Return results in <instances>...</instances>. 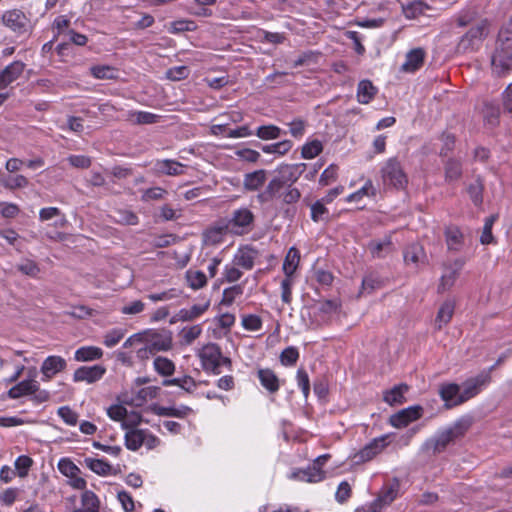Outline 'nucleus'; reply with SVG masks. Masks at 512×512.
I'll list each match as a JSON object with an SVG mask.
<instances>
[{
    "label": "nucleus",
    "instance_id": "obj_39",
    "mask_svg": "<svg viewBox=\"0 0 512 512\" xmlns=\"http://www.w3.org/2000/svg\"><path fill=\"white\" fill-rule=\"evenodd\" d=\"M191 408L185 405H181L178 408L175 407H164V406H154L153 412L159 416L166 417H178L184 418L191 412Z\"/></svg>",
    "mask_w": 512,
    "mask_h": 512
},
{
    "label": "nucleus",
    "instance_id": "obj_15",
    "mask_svg": "<svg viewBox=\"0 0 512 512\" xmlns=\"http://www.w3.org/2000/svg\"><path fill=\"white\" fill-rule=\"evenodd\" d=\"M230 233V229L225 220L218 221L213 226L207 228L203 233L204 242L207 245H217L223 242L224 236Z\"/></svg>",
    "mask_w": 512,
    "mask_h": 512
},
{
    "label": "nucleus",
    "instance_id": "obj_54",
    "mask_svg": "<svg viewBox=\"0 0 512 512\" xmlns=\"http://www.w3.org/2000/svg\"><path fill=\"white\" fill-rule=\"evenodd\" d=\"M116 222L122 225H137L139 217L132 211L120 209L116 211Z\"/></svg>",
    "mask_w": 512,
    "mask_h": 512
},
{
    "label": "nucleus",
    "instance_id": "obj_21",
    "mask_svg": "<svg viewBox=\"0 0 512 512\" xmlns=\"http://www.w3.org/2000/svg\"><path fill=\"white\" fill-rule=\"evenodd\" d=\"M425 51L422 48H415L406 54L405 62L402 64L401 69L405 72H415L424 63Z\"/></svg>",
    "mask_w": 512,
    "mask_h": 512
},
{
    "label": "nucleus",
    "instance_id": "obj_64",
    "mask_svg": "<svg viewBox=\"0 0 512 512\" xmlns=\"http://www.w3.org/2000/svg\"><path fill=\"white\" fill-rule=\"evenodd\" d=\"M124 334L122 329H112L105 334L103 343L106 347L112 348L121 341Z\"/></svg>",
    "mask_w": 512,
    "mask_h": 512
},
{
    "label": "nucleus",
    "instance_id": "obj_11",
    "mask_svg": "<svg viewBox=\"0 0 512 512\" xmlns=\"http://www.w3.org/2000/svg\"><path fill=\"white\" fill-rule=\"evenodd\" d=\"M464 264L465 260L462 258H458L453 263L444 265L445 272L443 273L440 279V283L438 286L439 292H444L454 285L456 279L458 278L459 272L463 268Z\"/></svg>",
    "mask_w": 512,
    "mask_h": 512
},
{
    "label": "nucleus",
    "instance_id": "obj_46",
    "mask_svg": "<svg viewBox=\"0 0 512 512\" xmlns=\"http://www.w3.org/2000/svg\"><path fill=\"white\" fill-rule=\"evenodd\" d=\"M202 333L200 324L191 327H185L180 332V337L184 345H191Z\"/></svg>",
    "mask_w": 512,
    "mask_h": 512
},
{
    "label": "nucleus",
    "instance_id": "obj_63",
    "mask_svg": "<svg viewBox=\"0 0 512 512\" xmlns=\"http://www.w3.org/2000/svg\"><path fill=\"white\" fill-rule=\"evenodd\" d=\"M242 326L248 331H258L262 327V320L255 314L244 315L242 317Z\"/></svg>",
    "mask_w": 512,
    "mask_h": 512
},
{
    "label": "nucleus",
    "instance_id": "obj_55",
    "mask_svg": "<svg viewBox=\"0 0 512 512\" xmlns=\"http://www.w3.org/2000/svg\"><path fill=\"white\" fill-rule=\"evenodd\" d=\"M299 359V351L294 346L285 348L280 354V362L284 366H293Z\"/></svg>",
    "mask_w": 512,
    "mask_h": 512
},
{
    "label": "nucleus",
    "instance_id": "obj_14",
    "mask_svg": "<svg viewBox=\"0 0 512 512\" xmlns=\"http://www.w3.org/2000/svg\"><path fill=\"white\" fill-rule=\"evenodd\" d=\"M210 301L207 300L203 304H195L190 308L180 309L170 320L171 324L176 323L177 321L188 322L193 321L203 315L209 308Z\"/></svg>",
    "mask_w": 512,
    "mask_h": 512
},
{
    "label": "nucleus",
    "instance_id": "obj_62",
    "mask_svg": "<svg viewBox=\"0 0 512 512\" xmlns=\"http://www.w3.org/2000/svg\"><path fill=\"white\" fill-rule=\"evenodd\" d=\"M131 116L136 124H154L157 123L160 118L159 115L146 111H137L132 113Z\"/></svg>",
    "mask_w": 512,
    "mask_h": 512
},
{
    "label": "nucleus",
    "instance_id": "obj_36",
    "mask_svg": "<svg viewBox=\"0 0 512 512\" xmlns=\"http://www.w3.org/2000/svg\"><path fill=\"white\" fill-rule=\"evenodd\" d=\"M295 476L303 481L316 483L324 479L325 472L317 465L312 464L304 470L295 473Z\"/></svg>",
    "mask_w": 512,
    "mask_h": 512
},
{
    "label": "nucleus",
    "instance_id": "obj_32",
    "mask_svg": "<svg viewBox=\"0 0 512 512\" xmlns=\"http://www.w3.org/2000/svg\"><path fill=\"white\" fill-rule=\"evenodd\" d=\"M103 356V351L95 346H83L75 351L74 358L79 362L98 360Z\"/></svg>",
    "mask_w": 512,
    "mask_h": 512
},
{
    "label": "nucleus",
    "instance_id": "obj_1",
    "mask_svg": "<svg viewBox=\"0 0 512 512\" xmlns=\"http://www.w3.org/2000/svg\"><path fill=\"white\" fill-rule=\"evenodd\" d=\"M305 168V163L284 164L274 171L269 182L281 192V201L284 204H295L300 200L301 192L293 185L298 181Z\"/></svg>",
    "mask_w": 512,
    "mask_h": 512
},
{
    "label": "nucleus",
    "instance_id": "obj_4",
    "mask_svg": "<svg viewBox=\"0 0 512 512\" xmlns=\"http://www.w3.org/2000/svg\"><path fill=\"white\" fill-rule=\"evenodd\" d=\"M381 178L385 186L404 189L408 178L397 158H389L381 168Z\"/></svg>",
    "mask_w": 512,
    "mask_h": 512
},
{
    "label": "nucleus",
    "instance_id": "obj_20",
    "mask_svg": "<svg viewBox=\"0 0 512 512\" xmlns=\"http://www.w3.org/2000/svg\"><path fill=\"white\" fill-rule=\"evenodd\" d=\"M151 345L152 351L156 353L161 351H168L172 348V337L170 332H152L146 341Z\"/></svg>",
    "mask_w": 512,
    "mask_h": 512
},
{
    "label": "nucleus",
    "instance_id": "obj_22",
    "mask_svg": "<svg viewBox=\"0 0 512 512\" xmlns=\"http://www.w3.org/2000/svg\"><path fill=\"white\" fill-rule=\"evenodd\" d=\"M257 376L261 385L271 394H274L279 390L280 381L273 370L269 368L258 369Z\"/></svg>",
    "mask_w": 512,
    "mask_h": 512
},
{
    "label": "nucleus",
    "instance_id": "obj_42",
    "mask_svg": "<svg viewBox=\"0 0 512 512\" xmlns=\"http://www.w3.org/2000/svg\"><path fill=\"white\" fill-rule=\"evenodd\" d=\"M84 464L91 471L101 476L109 475L112 469L111 465L103 459L85 458Z\"/></svg>",
    "mask_w": 512,
    "mask_h": 512
},
{
    "label": "nucleus",
    "instance_id": "obj_49",
    "mask_svg": "<svg viewBox=\"0 0 512 512\" xmlns=\"http://www.w3.org/2000/svg\"><path fill=\"white\" fill-rule=\"evenodd\" d=\"M90 71L97 79H114L117 77V70L107 65L92 66Z\"/></svg>",
    "mask_w": 512,
    "mask_h": 512
},
{
    "label": "nucleus",
    "instance_id": "obj_6",
    "mask_svg": "<svg viewBox=\"0 0 512 512\" xmlns=\"http://www.w3.org/2000/svg\"><path fill=\"white\" fill-rule=\"evenodd\" d=\"M491 382L489 372L482 371L477 376L467 379L462 387L461 394L456 398L454 404H463L480 393L483 387Z\"/></svg>",
    "mask_w": 512,
    "mask_h": 512
},
{
    "label": "nucleus",
    "instance_id": "obj_60",
    "mask_svg": "<svg viewBox=\"0 0 512 512\" xmlns=\"http://www.w3.org/2000/svg\"><path fill=\"white\" fill-rule=\"evenodd\" d=\"M298 387L301 389L305 399L308 398L310 393V380L308 373L304 368H299L296 373Z\"/></svg>",
    "mask_w": 512,
    "mask_h": 512
},
{
    "label": "nucleus",
    "instance_id": "obj_48",
    "mask_svg": "<svg viewBox=\"0 0 512 512\" xmlns=\"http://www.w3.org/2000/svg\"><path fill=\"white\" fill-rule=\"evenodd\" d=\"M323 150V145L321 141L315 139L310 142H307L301 151V156L304 159H313L318 156Z\"/></svg>",
    "mask_w": 512,
    "mask_h": 512
},
{
    "label": "nucleus",
    "instance_id": "obj_34",
    "mask_svg": "<svg viewBox=\"0 0 512 512\" xmlns=\"http://www.w3.org/2000/svg\"><path fill=\"white\" fill-rule=\"evenodd\" d=\"M403 257L406 264L417 266L425 259L424 249L419 244H411L405 248Z\"/></svg>",
    "mask_w": 512,
    "mask_h": 512
},
{
    "label": "nucleus",
    "instance_id": "obj_19",
    "mask_svg": "<svg viewBox=\"0 0 512 512\" xmlns=\"http://www.w3.org/2000/svg\"><path fill=\"white\" fill-rule=\"evenodd\" d=\"M184 167V164L173 159L157 160L154 164V170L157 174L168 176H178L183 174Z\"/></svg>",
    "mask_w": 512,
    "mask_h": 512
},
{
    "label": "nucleus",
    "instance_id": "obj_53",
    "mask_svg": "<svg viewBox=\"0 0 512 512\" xmlns=\"http://www.w3.org/2000/svg\"><path fill=\"white\" fill-rule=\"evenodd\" d=\"M58 470L64 476L70 478L78 475L80 473V469L77 465L74 464L69 458H61L58 462Z\"/></svg>",
    "mask_w": 512,
    "mask_h": 512
},
{
    "label": "nucleus",
    "instance_id": "obj_24",
    "mask_svg": "<svg viewBox=\"0 0 512 512\" xmlns=\"http://www.w3.org/2000/svg\"><path fill=\"white\" fill-rule=\"evenodd\" d=\"M409 386L405 383H401L395 385L390 390H386L383 394V400L393 406V405H401L403 404L405 399V394L408 392Z\"/></svg>",
    "mask_w": 512,
    "mask_h": 512
},
{
    "label": "nucleus",
    "instance_id": "obj_57",
    "mask_svg": "<svg viewBox=\"0 0 512 512\" xmlns=\"http://www.w3.org/2000/svg\"><path fill=\"white\" fill-rule=\"evenodd\" d=\"M28 184V179L23 175L9 176L2 181V185L10 190L25 188Z\"/></svg>",
    "mask_w": 512,
    "mask_h": 512
},
{
    "label": "nucleus",
    "instance_id": "obj_13",
    "mask_svg": "<svg viewBox=\"0 0 512 512\" xmlns=\"http://www.w3.org/2000/svg\"><path fill=\"white\" fill-rule=\"evenodd\" d=\"M67 367L66 360L57 355L48 356L41 365L43 380L52 379L57 373L62 372Z\"/></svg>",
    "mask_w": 512,
    "mask_h": 512
},
{
    "label": "nucleus",
    "instance_id": "obj_5",
    "mask_svg": "<svg viewBox=\"0 0 512 512\" xmlns=\"http://www.w3.org/2000/svg\"><path fill=\"white\" fill-rule=\"evenodd\" d=\"M489 22L484 19L477 25L471 27L469 31L463 35L457 45L459 53L474 51L488 35Z\"/></svg>",
    "mask_w": 512,
    "mask_h": 512
},
{
    "label": "nucleus",
    "instance_id": "obj_50",
    "mask_svg": "<svg viewBox=\"0 0 512 512\" xmlns=\"http://www.w3.org/2000/svg\"><path fill=\"white\" fill-rule=\"evenodd\" d=\"M16 267L22 274L32 278L37 277L40 273V267L31 259H23Z\"/></svg>",
    "mask_w": 512,
    "mask_h": 512
},
{
    "label": "nucleus",
    "instance_id": "obj_16",
    "mask_svg": "<svg viewBox=\"0 0 512 512\" xmlns=\"http://www.w3.org/2000/svg\"><path fill=\"white\" fill-rule=\"evenodd\" d=\"M267 176L268 171L265 169H258L244 174L243 189L247 192L259 191L267 181Z\"/></svg>",
    "mask_w": 512,
    "mask_h": 512
},
{
    "label": "nucleus",
    "instance_id": "obj_18",
    "mask_svg": "<svg viewBox=\"0 0 512 512\" xmlns=\"http://www.w3.org/2000/svg\"><path fill=\"white\" fill-rule=\"evenodd\" d=\"M447 429L439 432L435 437L427 440L424 444L426 451H432L433 454L440 453L446 449V447L452 443L455 439Z\"/></svg>",
    "mask_w": 512,
    "mask_h": 512
},
{
    "label": "nucleus",
    "instance_id": "obj_43",
    "mask_svg": "<svg viewBox=\"0 0 512 512\" xmlns=\"http://www.w3.org/2000/svg\"><path fill=\"white\" fill-rule=\"evenodd\" d=\"M153 366L155 371L162 376H171L175 372L174 362L166 357H156Z\"/></svg>",
    "mask_w": 512,
    "mask_h": 512
},
{
    "label": "nucleus",
    "instance_id": "obj_17",
    "mask_svg": "<svg viewBox=\"0 0 512 512\" xmlns=\"http://www.w3.org/2000/svg\"><path fill=\"white\" fill-rule=\"evenodd\" d=\"M25 64L21 61H14L0 72V89L7 88L16 81L23 73Z\"/></svg>",
    "mask_w": 512,
    "mask_h": 512
},
{
    "label": "nucleus",
    "instance_id": "obj_25",
    "mask_svg": "<svg viewBox=\"0 0 512 512\" xmlns=\"http://www.w3.org/2000/svg\"><path fill=\"white\" fill-rule=\"evenodd\" d=\"M460 394V386L456 383H445L442 384L439 388V395L445 402V407L447 409L460 405L454 404V401Z\"/></svg>",
    "mask_w": 512,
    "mask_h": 512
},
{
    "label": "nucleus",
    "instance_id": "obj_28",
    "mask_svg": "<svg viewBox=\"0 0 512 512\" xmlns=\"http://www.w3.org/2000/svg\"><path fill=\"white\" fill-rule=\"evenodd\" d=\"M377 91L370 80H361L357 86V101L361 104H368L375 97Z\"/></svg>",
    "mask_w": 512,
    "mask_h": 512
},
{
    "label": "nucleus",
    "instance_id": "obj_35",
    "mask_svg": "<svg viewBox=\"0 0 512 512\" xmlns=\"http://www.w3.org/2000/svg\"><path fill=\"white\" fill-rule=\"evenodd\" d=\"M446 243L449 250L459 251L463 245V234L457 226H449L445 230Z\"/></svg>",
    "mask_w": 512,
    "mask_h": 512
},
{
    "label": "nucleus",
    "instance_id": "obj_61",
    "mask_svg": "<svg viewBox=\"0 0 512 512\" xmlns=\"http://www.w3.org/2000/svg\"><path fill=\"white\" fill-rule=\"evenodd\" d=\"M381 287V281L373 274L365 276L362 280V286L360 294L372 293L374 290Z\"/></svg>",
    "mask_w": 512,
    "mask_h": 512
},
{
    "label": "nucleus",
    "instance_id": "obj_31",
    "mask_svg": "<svg viewBox=\"0 0 512 512\" xmlns=\"http://www.w3.org/2000/svg\"><path fill=\"white\" fill-rule=\"evenodd\" d=\"M256 255V250L246 247L245 249L239 250L235 255L234 262L237 266H240L245 270H251L254 266Z\"/></svg>",
    "mask_w": 512,
    "mask_h": 512
},
{
    "label": "nucleus",
    "instance_id": "obj_26",
    "mask_svg": "<svg viewBox=\"0 0 512 512\" xmlns=\"http://www.w3.org/2000/svg\"><path fill=\"white\" fill-rule=\"evenodd\" d=\"M455 303L451 300L445 301L439 308L436 319L435 328L441 330L443 326L447 325L454 314Z\"/></svg>",
    "mask_w": 512,
    "mask_h": 512
},
{
    "label": "nucleus",
    "instance_id": "obj_8",
    "mask_svg": "<svg viewBox=\"0 0 512 512\" xmlns=\"http://www.w3.org/2000/svg\"><path fill=\"white\" fill-rule=\"evenodd\" d=\"M492 69L498 76H503L512 69V47L496 46L491 59Z\"/></svg>",
    "mask_w": 512,
    "mask_h": 512
},
{
    "label": "nucleus",
    "instance_id": "obj_12",
    "mask_svg": "<svg viewBox=\"0 0 512 512\" xmlns=\"http://www.w3.org/2000/svg\"><path fill=\"white\" fill-rule=\"evenodd\" d=\"M106 372V368L96 364L93 366H81L73 374L74 382H87L89 384L100 380Z\"/></svg>",
    "mask_w": 512,
    "mask_h": 512
},
{
    "label": "nucleus",
    "instance_id": "obj_56",
    "mask_svg": "<svg viewBox=\"0 0 512 512\" xmlns=\"http://www.w3.org/2000/svg\"><path fill=\"white\" fill-rule=\"evenodd\" d=\"M33 464L32 458L26 455H21L15 460V471L21 477L24 478L28 475V472Z\"/></svg>",
    "mask_w": 512,
    "mask_h": 512
},
{
    "label": "nucleus",
    "instance_id": "obj_38",
    "mask_svg": "<svg viewBox=\"0 0 512 512\" xmlns=\"http://www.w3.org/2000/svg\"><path fill=\"white\" fill-rule=\"evenodd\" d=\"M300 261L299 251L295 247H291L283 262V271L285 276L292 277L296 271Z\"/></svg>",
    "mask_w": 512,
    "mask_h": 512
},
{
    "label": "nucleus",
    "instance_id": "obj_58",
    "mask_svg": "<svg viewBox=\"0 0 512 512\" xmlns=\"http://www.w3.org/2000/svg\"><path fill=\"white\" fill-rule=\"evenodd\" d=\"M256 135L264 140L276 139L281 135V129L275 125H264L258 127Z\"/></svg>",
    "mask_w": 512,
    "mask_h": 512
},
{
    "label": "nucleus",
    "instance_id": "obj_33",
    "mask_svg": "<svg viewBox=\"0 0 512 512\" xmlns=\"http://www.w3.org/2000/svg\"><path fill=\"white\" fill-rule=\"evenodd\" d=\"M80 509H75L73 512H99L100 502L97 495L90 491L85 490L81 496Z\"/></svg>",
    "mask_w": 512,
    "mask_h": 512
},
{
    "label": "nucleus",
    "instance_id": "obj_9",
    "mask_svg": "<svg viewBox=\"0 0 512 512\" xmlns=\"http://www.w3.org/2000/svg\"><path fill=\"white\" fill-rule=\"evenodd\" d=\"M388 438L389 435H382L374 438L366 444L357 454H355L354 458L356 459V463L367 462L373 459L388 445Z\"/></svg>",
    "mask_w": 512,
    "mask_h": 512
},
{
    "label": "nucleus",
    "instance_id": "obj_44",
    "mask_svg": "<svg viewBox=\"0 0 512 512\" xmlns=\"http://www.w3.org/2000/svg\"><path fill=\"white\" fill-rule=\"evenodd\" d=\"M484 184L480 177H477L469 186L468 194L475 205H481L483 202Z\"/></svg>",
    "mask_w": 512,
    "mask_h": 512
},
{
    "label": "nucleus",
    "instance_id": "obj_52",
    "mask_svg": "<svg viewBox=\"0 0 512 512\" xmlns=\"http://www.w3.org/2000/svg\"><path fill=\"white\" fill-rule=\"evenodd\" d=\"M197 28V25L192 20H176L170 23L168 31L171 34H177L186 31H194Z\"/></svg>",
    "mask_w": 512,
    "mask_h": 512
},
{
    "label": "nucleus",
    "instance_id": "obj_27",
    "mask_svg": "<svg viewBox=\"0 0 512 512\" xmlns=\"http://www.w3.org/2000/svg\"><path fill=\"white\" fill-rule=\"evenodd\" d=\"M399 491V482L397 479H394L392 483L385 485L378 497L375 499L378 503H380L383 507L390 505L398 496Z\"/></svg>",
    "mask_w": 512,
    "mask_h": 512
},
{
    "label": "nucleus",
    "instance_id": "obj_7",
    "mask_svg": "<svg viewBox=\"0 0 512 512\" xmlns=\"http://www.w3.org/2000/svg\"><path fill=\"white\" fill-rule=\"evenodd\" d=\"M2 23L17 35L26 34L30 29V19L23 11L18 9L4 12L2 15Z\"/></svg>",
    "mask_w": 512,
    "mask_h": 512
},
{
    "label": "nucleus",
    "instance_id": "obj_3",
    "mask_svg": "<svg viewBox=\"0 0 512 512\" xmlns=\"http://www.w3.org/2000/svg\"><path fill=\"white\" fill-rule=\"evenodd\" d=\"M255 215L247 207H240L232 211L228 220H225L230 233L235 236H243L249 234L255 226Z\"/></svg>",
    "mask_w": 512,
    "mask_h": 512
},
{
    "label": "nucleus",
    "instance_id": "obj_40",
    "mask_svg": "<svg viewBox=\"0 0 512 512\" xmlns=\"http://www.w3.org/2000/svg\"><path fill=\"white\" fill-rule=\"evenodd\" d=\"M473 423L471 416H463L457 419L450 427L446 428L454 439L462 437Z\"/></svg>",
    "mask_w": 512,
    "mask_h": 512
},
{
    "label": "nucleus",
    "instance_id": "obj_23",
    "mask_svg": "<svg viewBox=\"0 0 512 512\" xmlns=\"http://www.w3.org/2000/svg\"><path fill=\"white\" fill-rule=\"evenodd\" d=\"M35 391H38V382L36 380H23L8 390V397L18 399L23 396L32 395Z\"/></svg>",
    "mask_w": 512,
    "mask_h": 512
},
{
    "label": "nucleus",
    "instance_id": "obj_29",
    "mask_svg": "<svg viewBox=\"0 0 512 512\" xmlns=\"http://www.w3.org/2000/svg\"><path fill=\"white\" fill-rule=\"evenodd\" d=\"M368 249L373 258H383L392 250V242L390 237L382 240H371L368 243Z\"/></svg>",
    "mask_w": 512,
    "mask_h": 512
},
{
    "label": "nucleus",
    "instance_id": "obj_51",
    "mask_svg": "<svg viewBox=\"0 0 512 512\" xmlns=\"http://www.w3.org/2000/svg\"><path fill=\"white\" fill-rule=\"evenodd\" d=\"M462 174L461 163L454 159H449L445 165V178L447 181H454L460 178Z\"/></svg>",
    "mask_w": 512,
    "mask_h": 512
},
{
    "label": "nucleus",
    "instance_id": "obj_2",
    "mask_svg": "<svg viewBox=\"0 0 512 512\" xmlns=\"http://www.w3.org/2000/svg\"><path fill=\"white\" fill-rule=\"evenodd\" d=\"M201 365L204 371L220 374L222 365L231 366V360L222 355L221 348L216 343H208L199 352Z\"/></svg>",
    "mask_w": 512,
    "mask_h": 512
},
{
    "label": "nucleus",
    "instance_id": "obj_30",
    "mask_svg": "<svg viewBox=\"0 0 512 512\" xmlns=\"http://www.w3.org/2000/svg\"><path fill=\"white\" fill-rule=\"evenodd\" d=\"M430 10H432V8L422 1H414L403 6V14L407 19H416L421 15L430 16V14H428Z\"/></svg>",
    "mask_w": 512,
    "mask_h": 512
},
{
    "label": "nucleus",
    "instance_id": "obj_41",
    "mask_svg": "<svg viewBox=\"0 0 512 512\" xmlns=\"http://www.w3.org/2000/svg\"><path fill=\"white\" fill-rule=\"evenodd\" d=\"M185 278L188 286L193 290L201 289L207 284L206 275L200 270L188 269Z\"/></svg>",
    "mask_w": 512,
    "mask_h": 512
},
{
    "label": "nucleus",
    "instance_id": "obj_59",
    "mask_svg": "<svg viewBox=\"0 0 512 512\" xmlns=\"http://www.w3.org/2000/svg\"><path fill=\"white\" fill-rule=\"evenodd\" d=\"M243 293V287L241 285H234L224 289L221 304L230 306L234 302L235 298Z\"/></svg>",
    "mask_w": 512,
    "mask_h": 512
},
{
    "label": "nucleus",
    "instance_id": "obj_45",
    "mask_svg": "<svg viewBox=\"0 0 512 512\" xmlns=\"http://www.w3.org/2000/svg\"><path fill=\"white\" fill-rule=\"evenodd\" d=\"M292 148V142L290 140H283L277 143L262 145L261 150L264 153L285 155Z\"/></svg>",
    "mask_w": 512,
    "mask_h": 512
},
{
    "label": "nucleus",
    "instance_id": "obj_47",
    "mask_svg": "<svg viewBox=\"0 0 512 512\" xmlns=\"http://www.w3.org/2000/svg\"><path fill=\"white\" fill-rule=\"evenodd\" d=\"M256 199L259 204H265L275 199H281V192L268 182L265 189L257 194Z\"/></svg>",
    "mask_w": 512,
    "mask_h": 512
},
{
    "label": "nucleus",
    "instance_id": "obj_37",
    "mask_svg": "<svg viewBox=\"0 0 512 512\" xmlns=\"http://www.w3.org/2000/svg\"><path fill=\"white\" fill-rule=\"evenodd\" d=\"M145 430L130 429L125 434V445L131 451H137L145 442Z\"/></svg>",
    "mask_w": 512,
    "mask_h": 512
},
{
    "label": "nucleus",
    "instance_id": "obj_10",
    "mask_svg": "<svg viewBox=\"0 0 512 512\" xmlns=\"http://www.w3.org/2000/svg\"><path fill=\"white\" fill-rule=\"evenodd\" d=\"M421 406H410L390 416L389 423L396 428H403L422 416Z\"/></svg>",
    "mask_w": 512,
    "mask_h": 512
}]
</instances>
